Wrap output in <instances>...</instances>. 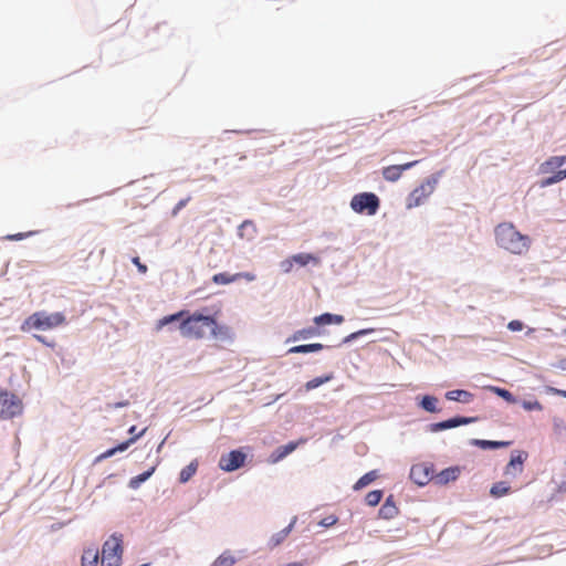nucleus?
Listing matches in <instances>:
<instances>
[{
	"mask_svg": "<svg viewBox=\"0 0 566 566\" xmlns=\"http://www.w3.org/2000/svg\"><path fill=\"white\" fill-rule=\"evenodd\" d=\"M180 319H182L179 326L180 333L186 338L201 339L206 336V328L210 329V334L213 337L227 338L230 336L229 327L219 325L214 316L203 315L198 312L189 314L188 311H179L178 313L164 316L157 322L156 328L160 331L164 326Z\"/></svg>",
	"mask_w": 566,
	"mask_h": 566,
	"instance_id": "nucleus-1",
	"label": "nucleus"
},
{
	"mask_svg": "<svg viewBox=\"0 0 566 566\" xmlns=\"http://www.w3.org/2000/svg\"><path fill=\"white\" fill-rule=\"evenodd\" d=\"M496 244L512 254L524 255L528 252L532 239L522 234L512 222H502L494 229Z\"/></svg>",
	"mask_w": 566,
	"mask_h": 566,
	"instance_id": "nucleus-2",
	"label": "nucleus"
},
{
	"mask_svg": "<svg viewBox=\"0 0 566 566\" xmlns=\"http://www.w3.org/2000/svg\"><path fill=\"white\" fill-rule=\"evenodd\" d=\"M66 324V317L61 312L48 313L39 311L28 316L21 325V331H51Z\"/></svg>",
	"mask_w": 566,
	"mask_h": 566,
	"instance_id": "nucleus-3",
	"label": "nucleus"
},
{
	"mask_svg": "<svg viewBox=\"0 0 566 566\" xmlns=\"http://www.w3.org/2000/svg\"><path fill=\"white\" fill-rule=\"evenodd\" d=\"M539 170L549 177L543 181V186L559 182L566 178V156H553L545 160Z\"/></svg>",
	"mask_w": 566,
	"mask_h": 566,
	"instance_id": "nucleus-4",
	"label": "nucleus"
},
{
	"mask_svg": "<svg viewBox=\"0 0 566 566\" xmlns=\"http://www.w3.org/2000/svg\"><path fill=\"white\" fill-rule=\"evenodd\" d=\"M123 536L113 534L103 544L102 566H119L123 556Z\"/></svg>",
	"mask_w": 566,
	"mask_h": 566,
	"instance_id": "nucleus-5",
	"label": "nucleus"
},
{
	"mask_svg": "<svg viewBox=\"0 0 566 566\" xmlns=\"http://www.w3.org/2000/svg\"><path fill=\"white\" fill-rule=\"evenodd\" d=\"M380 206L379 198L373 192L355 195L350 200V208L357 213L374 216Z\"/></svg>",
	"mask_w": 566,
	"mask_h": 566,
	"instance_id": "nucleus-6",
	"label": "nucleus"
},
{
	"mask_svg": "<svg viewBox=\"0 0 566 566\" xmlns=\"http://www.w3.org/2000/svg\"><path fill=\"white\" fill-rule=\"evenodd\" d=\"M0 417L2 419H10L21 413L22 402L13 394L3 391L0 394Z\"/></svg>",
	"mask_w": 566,
	"mask_h": 566,
	"instance_id": "nucleus-7",
	"label": "nucleus"
},
{
	"mask_svg": "<svg viewBox=\"0 0 566 566\" xmlns=\"http://www.w3.org/2000/svg\"><path fill=\"white\" fill-rule=\"evenodd\" d=\"M436 180L427 179L420 186L415 188L407 198V208L412 209L422 205L429 196L433 192Z\"/></svg>",
	"mask_w": 566,
	"mask_h": 566,
	"instance_id": "nucleus-8",
	"label": "nucleus"
},
{
	"mask_svg": "<svg viewBox=\"0 0 566 566\" xmlns=\"http://www.w3.org/2000/svg\"><path fill=\"white\" fill-rule=\"evenodd\" d=\"M247 455L240 450H233L227 454L221 455L219 460V468L226 472H232L245 462Z\"/></svg>",
	"mask_w": 566,
	"mask_h": 566,
	"instance_id": "nucleus-9",
	"label": "nucleus"
},
{
	"mask_svg": "<svg viewBox=\"0 0 566 566\" xmlns=\"http://www.w3.org/2000/svg\"><path fill=\"white\" fill-rule=\"evenodd\" d=\"M527 459V453L524 451H516L512 454L510 462L505 467L504 474L516 476L523 472L524 462Z\"/></svg>",
	"mask_w": 566,
	"mask_h": 566,
	"instance_id": "nucleus-10",
	"label": "nucleus"
},
{
	"mask_svg": "<svg viewBox=\"0 0 566 566\" xmlns=\"http://www.w3.org/2000/svg\"><path fill=\"white\" fill-rule=\"evenodd\" d=\"M410 479L416 484L423 486L432 479V471L426 464H415L410 469Z\"/></svg>",
	"mask_w": 566,
	"mask_h": 566,
	"instance_id": "nucleus-11",
	"label": "nucleus"
},
{
	"mask_svg": "<svg viewBox=\"0 0 566 566\" xmlns=\"http://www.w3.org/2000/svg\"><path fill=\"white\" fill-rule=\"evenodd\" d=\"M417 164H418V161L413 160V161L406 163L402 165H392V166L385 167L382 169V177L387 181H391V182L397 181L401 177V175L405 170L410 169L411 167H413Z\"/></svg>",
	"mask_w": 566,
	"mask_h": 566,
	"instance_id": "nucleus-12",
	"label": "nucleus"
},
{
	"mask_svg": "<svg viewBox=\"0 0 566 566\" xmlns=\"http://www.w3.org/2000/svg\"><path fill=\"white\" fill-rule=\"evenodd\" d=\"M292 262L297 263L300 266H305L308 263L313 262L317 264L319 261L316 256L310 253H298L292 256L291 260H286L283 263V266H285V271L289 272L292 268Z\"/></svg>",
	"mask_w": 566,
	"mask_h": 566,
	"instance_id": "nucleus-13",
	"label": "nucleus"
},
{
	"mask_svg": "<svg viewBox=\"0 0 566 566\" xmlns=\"http://www.w3.org/2000/svg\"><path fill=\"white\" fill-rule=\"evenodd\" d=\"M460 469L458 467H451L442 470L434 476V482L440 485L448 484L451 481H455L459 478Z\"/></svg>",
	"mask_w": 566,
	"mask_h": 566,
	"instance_id": "nucleus-14",
	"label": "nucleus"
},
{
	"mask_svg": "<svg viewBox=\"0 0 566 566\" xmlns=\"http://www.w3.org/2000/svg\"><path fill=\"white\" fill-rule=\"evenodd\" d=\"M144 432H145V429L142 430L139 433H137V436L130 438L129 440H127L123 443H119L117 447L106 450L104 453H102L98 457V460L107 459V458L113 457L117 452L125 451L132 443H134L139 437H142L144 434Z\"/></svg>",
	"mask_w": 566,
	"mask_h": 566,
	"instance_id": "nucleus-15",
	"label": "nucleus"
},
{
	"mask_svg": "<svg viewBox=\"0 0 566 566\" xmlns=\"http://www.w3.org/2000/svg\"><path fill=\"white\" fill-rule=\"evenodd\" d=\"M398 514V507L392 501V496H388L379 510V516L386 520L394 518Z\"/></svg>",
	"mask_w": 566,
	"mask_h": 566,
	"instance_id": "nucleus-16",
	"label": "nucleus"
},
{
	"mask_svg": "<svg viewBox=\"0 0 566 566\" xmlns=\"http://www.w3.org/2000/svg\"><path fill=\"white\" fill-rule=\"evenodd\" d=\"M446 398L448 400H453V401H459V402H463V403H469V402H471L473 400V394H471L468 390L455 389V390L448 391L446 394Z\"/></svg>",
	"mask_w": 566,
	"mask_h": 566,
	"instance_id": "nucleus-17",
	"label": "nucleus"
},
{
	"mask_svg": "<svg viewBox=\"0 0 566 566\" xmlns=\"http://www.w3.org/2000/svg\"><path fill=\"white\" fill-rule=\"evenodd\" d=\"M294 522H291L285 528H283L282 531L277 532L276 534L272 535L271 538L269 539V547L270 548H274L276 546H279L281 543H283L286 537L289 536V534L291 533L293 526H294Z\"/></svg>",
	"mask_w": 566,
	"mask_h": 566,
	"instance_id": "nucleus-18",
	"label": "nucleus"
},
{
	"mask_svg": "<svg viewBox=\"0 0 566 566\" xmlns=\"http://www.w3.org/2000/svg\"><path fill=\"white\" fill-rule=\"evenodd\" d=\"M99 554L97 548L91 547L84 551L81 558V566H97Z\"/></svg>",
	"mask_w": 566,
	"mask_h": 566,
	"instance_id": "nucleus-19",
	"label": "nucleus"
},
{
	"mask_svg": "<svg viewBox=\"0 0 566 566\" xmlns=\"http://www.w3.org/2000/svg\"><path fill=\"white\" fill-rule=\"evenodd\" d=\"M343 322L344 316L331 313H324L314 318V323L316 325L342 324Z\"/></svg>",
	"mask_w": 566,
	"mask_h": 566,
	"instance_id": "nucleus-20",
	"label": "nucleus"
},
{
	"mask_svg": "<svg viewBox=\"0 0 566 566\" xmlns=\"http://www.w3.org/2000/svg\"><path fill=\"white\" fill-rule=\"evenodd\" d=\"M323 347L324 346L319 343L297 345V346L291 347L289 349V353L290 354H306V353L318 352V350L323 349Z\"/></svg>",
	"mask_w": 566,
	"mask_h": 566,
	"instance_id": "nucleus-21",
	"label": "nucleus"
},
{
	"mask_svg": "<svg viewBox=\"0 0 566 566\" xmlns=\"http://www.w3.org/2000/svg\"><path fill=\"white\" fill-rule=\"evenodd\" d=\"M198 470V461H191L187 467H185L179 474L180 483H187L197 472Z\"/></svg>",
	"mask_w": 566,
	"mask_h": 566,
	"instance_id": "nucleus-22",
	"label": "nucleus"
},
{
	"mask_svg": "<svg viewBox=\"0 0 566 566\" xmlns=\"http://www.w3.org/2000/svg\"><path fill=\"white\" fill-rule=\"evenodd\" d=\"M235 563L237 557L230 551H224L214 559L211 566H233Z\"/></svg>",
	"mask_w": 566,
	"mask_h": 566,
	"instance_id": "nucleus-23",
	"label": "nucleus"
},
{
	"mask_svg": "<svg viewBox=\"0 0 566 566\" xmlns=\"http://www.w3.org/2000/svg\"><path fill=\"white\" fill-rule=\"evenodd\" d=\"M377 478L378 473L376 470L369 471L358 479V481L354 484L353 489L355 491L361 490L369 485L371 482H374Z\"/></svg>",
	"mask_w": 566,
	"mask_h": 566,
	"instance_id": "nucleus-24",
	"label": "nucleus"
},
{
	"mask_svg": "<svg viewBox=\"0 0 566 566\" xmlns=\"http://www.w3.org/2000/svg\"><path fill=\"white\" fill-rule=\"evenodd\" d=\"M296 446L297 444L295 442H290L285 446L277 448L276 451L272 454L273 461L277 462V461L282 460L287 454L293 452L296 449Z\"/></svg>",
	"mask_w": 566,
	"mask_h": 566,
	"instance_id": "nucleus-25",
	"label": "nucleus"
},
{
	"mask_svg": "<svg viewBox=\"0 0 566 566\" xmlns=\"http://www.w3.org/2000/svg\"><path fill=\"white\" fill-rule=\"evenodd\" d=\"M510 491H511V486L506 482L501 481V482H496L492 485V488L490 490V494L493 497H501V496L509 494Z\"/></svg>",
	"mask_w": 566,
	"mask_h": 566,
	"instance_id": "nucleus-26",
	"label": "nucleus"
},
{
	"mask_svg": "<svg viewBox=\"0 0 566 566\" xmlns=\"http://www.w3.org/2000/svg\"><path fill=\"white\" fill-rule=\"evenodd\" d=\"M475 420V418H467V417H455L448 420H444V429H452L462 424L471 423Z\"/></svg>",
	"mask_w": 566,
	"mask_h": 566,
	"instance_id": "nucleus-27",
	"label": "nucleus"
},
{
	"mask_svg": "<svg viewBox=\"0 0 566 566\" xmlns=\"http://www.w3.org/2000/svg\"><path fill=\"white\" fill-rule=\"evenodd\" d=\"M475 420V418H467V417H455L448 420H444V429H452L462 424L471 423Z\"/></svg>",
	"mask_w": 566,
	"mask_h": 566,
	"instance_id": "nucleus-28",
	"label": "nucleus"
},
{
	"mask_svg": "<svg viewBox=\"0 0 566 566\" xmlns=\"http://www.w3.org/2000/svg\"><path fill=\"white\" fill-rule=\"evenodd\" d=\"M238 280H239V275L229 274V273H226V272L217 273V274H214L212 276V281L216 284H222V285L233 283V282H235Z\"/></svg>",
	"mask_w": 566,
	"mask_h": 566,
	"instance_id": "nucleus-29",
	"label": "nucleus"
},
{
	"mask_svg": "<svg viewBox=\"0 0 566 566\" xmlns=\"http://www.w3.org/2000/svg\"><path fill=\"white\" fill-rule=\"evenodd\" d=\"M438 399L433 396H423L420 406L428 412H438Z\"/></svg>",
	"mask_w": 566,
	"mask_h": 566,
	"instance_id": "nucleus-30",
	"label": "nucleus"
},
{
	"mask_svg": "<svg viewBox=\"0 0 566 566\" xmlns=\"http://www.w3.org/2000/svg\"><path fill=\"white\" fill-rule=\"evenodd\" d=\"M382 499V491L374 490L367 493L365 501L369 506H376Z\"/></svg>",
	"mask_w": 566,
	"mask_h": 566,
	"instance_id": "nucleus-31",
	"label": "nucleus"
},
{
	"mask_svg": "<svg viewBox=\"0 0 566 566\" xmlns=\"http://www.w3.org/2000/svg\"><path fill=\"white\" fill-rule=\"evenodd\" d=\"M332 378H333L332 375L313 378L305 384V388H306V390H313V389L319 387L321 385L329 381Z\"/></svg>",
	"mask_w": 566,
	"mask_h": 566,
	"instance_id": "nucleus-32",
	"label": "nucleus"
},
{
	"mask_svg": "<svg viewBox=\"0 0 566 566\" xmlns=\"http://www.w3.org/2000/svg\"><path fill=\"white\" fill-rule=\"evenodd\" d=\"M316 334H317V329L313 328V327L300 329V331H297V332H295L293 334L292 340H298V339H302V338H307V337L314 336Z\"/></svg>",
	"mask_w": 566,
	"mask_h": 566,
	"instance_id": "nucleus-33",
	"label": "nucleus"
},
{
	"mask_svg": "<svg viewBox=\"0 0 566 566\" xmlns=\"http://www.w3.org/2000/svg\"><path fill=\"white\" fill-rule=\"evenodd\" d=\"M155 471V468H150L148 471L133 478L130 480V486L133 488H136L138 486L140 483L145 482L147 479H149L151 476V474L154 473Z\"/></svg>",
	"mask_w": 566,
	"mask_h": 566,
	"instance_id": "nucleus-34",
	"label": "nucleus"
},
{
	"mask_svg": "<svg viewBox=\"0 0 566 566\" xmlns=\"http://www.w3.org/2000/svg\"><path fill=\"white\" fill-rule=\"evenodd\" d=\"M474 443L476 446H480L482 448H492V449H496V448H501V447H504V446H507L509 442H502V441H490V440H475Z\"/></svg>",
	"mask_w": 566,
	"mask_h": 566,
	"instance_id": "nucleus-35",
	"label": "nucleus"
},
{
	"mask_svg": "<svg viewBox=\"0 0 566 566\" xmlns=\"http://www.w3.org/2000/svg\"><path fill=\"white\" fill-rule=\"evenodd\" d=\"M492 390L500 396L501 398L505 399L507 402L513 403L515 402V397L506 389L500 388V387H492Z\"/></svg>",
	"mask_w": 566,
	"mask_h": 566,
	"instance_id": "nucleus-36",
	"label": "nucleus"
},
{
	"mask_svg": "<svg viewBox=\"0 0 566 566\" xmlns=\"http://www.w3.org/2000/svg\"><path fill=\"white\" fill-rule=\"evenodd\" d=\"M522 407L527 411H532V410L542 411L543 410V405L538 400H524L522 402Z\"/></svg>",
	"mask_w": 566,
	"mask_h": 566,
	"instance_id": "nucleus-37",
	"label": "nucleus"
},
{
	"mask_svg": "<svg viewBox=\"0 0 566 566\" xmlns=\"http://www.w3.org/2000/svg\"><path fill=\"white\" fill-rule=\"evenodd\" d=\"M337 521L338 518L335 515H328L319 522V525H322L323 527H331L335 525Z\"/></svg>",
	"mask_w": 566,
	"mask_h": 566,
	"instance_id": "nucleus-38",
	"label": "nucleus"
},
{
	"mask_svg": "<svg viewBox=\"0 0 566 566\" xmlns=\"http://www.w3.org/2000/svg\"><path fill=\"white\" fill-rule=\"evenodd\" d=\"M524 327V324L523 322L518 321V319H513L511 321L509 324H507V328L512 332H518V331H522Z\"/></svg>",
	"mask_w": 566,
	"mask_h": 566,
	"instance_id": "nucleus-39",
	"label": "nucleus"
},
{
	"mask_svg": "<svg viewBox=\"0 0 566 566\" xmlns=\"http://www.w3.org/2000/svg\"><path fill=\"white\" fill-rule=\"evenodd\" d=\"M545 390L548 394L556 395V396H562V397L566 398V390L558 389V388L551 387V386L546 387Z\"/></svg>",
	"mask_w": 566,
	"mask_h": 566,
	"instance_id": "nucleus-40",
	"label": "nucleus"
},
{
	"mask_svg": "<svg viewBox=\"0 0 566 566\" xmlns=\"http://www.w3.org/2000/svg\"><path fill=\"white\" fill-rule=\"evenodd\" d=\"M133 263L137 266L140 273L145 274L147 272V266L140 262L138 256L133 258Z\"/></svg>",
	"mask_w": 566,
	"mask_h": 566,
	"instance_id": "nucleus-41",
	"label": "nucleus"
},
{
	"mask_svg": "<svg viewBox=\"0 0 566 566\" xmlns=\"http://www.w3.org/2000/svg\"><path fill=\"white\" fill-rule=\"evenodd\" d=\"M234 275H239V280L240 279H244L249 282H252L255 280V275L253 273H250V272H240V273H235Z\"/></svg>",
	"mask_w": 566,
	"mask_h": 566,
	"instance_id": "nucleus-42",
	"label": "nucleus"
},
{
	"mask_svg": "<svg viewBox=\"0 0 566 566\" xmlns=\"http://www.w3.org/2000/svg\"><path fill=\"white\" fill-rule=\"evenodd\" d=\"M30 233H15V234H10L7 237L8 240H11V241H19V240H22L24 238H27Z\"/></svg>",
	"mask_w": 566,
	"mask_h": 566,
	"instance_id": "nucleus-43",
	"label": "nucleus"
},
{
	"mask_svg": "<svg viewBox=\"0 0 566 566\" xmlns=\"http://www.w3.org/2000/svg\"><path fill=\"white\" fill-rule=\"evenodd\" d=\"M442 430H446L443 421L430 424V431H432V432H438V431H442Z\"/></svg>",
	"mask_w": 566,
	"mask_h": 566,
	"instance_id": "nucleus-44",
	"label": "nucleus"
},
{
	"mask_svg": "<svg viewBox=\"0 0 566 566\" xmlns=\"http://www.w3.org/2000/svg\"><path fill=\"white\" fill-rule=\"evenodd\" d=\"M34 338L38 342H40V343H42V344H44L46 346H50V347H54L55 346L54 342H48L46 338L44 336H42V335H34Z\"/></svg>",
	"mask_w": 566,
	"mask_h": 566,
	"instance_id": "nucleus-45",
	"label": "nucleus"
},
{
	"mask_svg": "<svg viewBox=\"0 0 566 566\" xmlns=\"http://www.w3.org/2000/svg\"><path fill=\"white\" fill-rule=\"evenodd\" d=\"M369 332H370L369 329H361V331H358V332H356V333L350 334V335L346 338V340L355 339V338L359 337L360 335H365V334H367V333H369Z\"/></svg>",
	"mask_w": 566,
	"mask_h": 566,
	"instance_id": "nucleus-46",
	"label": "nucleus"
},
{
	"mask_svg": "<svg viewBox=\"0 0 566 566\" xmlns=\"http://www.w3.org/2000/svg\"><path fill=\"white\" fill-rule=\"evenodd\" d=\"M127 405H128V402H127V401H124V402H117V403H115V405H114V408H120V407H125V406H127Z\"/></svg>",
	"mask_w": 566,
	"mask_h": 566,
	"instance_id": "nucleus-47",
	"label": "nucleus"
},
{
	"mask_svg": "<svg viewBox=\"0 0 566 566\" xmlns=\"http://www.w3.org/2000/svg\"><path fill=\"white\" fill-rule=\"evenodd\" d=\"M186 205V200H181L178 205H177V209H180L182 208L184 206Z\"/></svg>",
	"mask_w": 566,
	"mask_h": 566,
	"instance_id": "nucleus-48",
	"label": "nucleus"
},
{
	"mask_svg": "<svg viewBox=\"0 0 566 566\" xmlns=\"http://www.w3.org/2000/svg\"><path fill=\"white\" fill-rule=\"evenodd\" d=\"M135 431H136V427L135 426H132L130 429H129V433L130 434H134V437L136 436L135 434Z\"/></svg>",
	"mask_w": 566,
	"mask_h": 566,
	"instance_id": "nucleus-49",
	"label": "nucleus"
},
{
	"mask_svg": "<svg viewBox=\"0 0 566 566\" xmlns=\"http://www.w3.org/2000/svg\"><path fill=\"white\" fill-rule=\"evenodd\" d=\"M287 566H303V564L302 563H291Z\"/></svg>",
	"mask_w": 566,
	"mask_h": 566,
	"instance_id": "nucleus-50",
	"label": "nucleus"
},
{
	"mask_svg": "<svg viewBox=\"0 0 566 566\" xmlns=\"http://www.w3.org/2000/svg\"><path fill=\"white\" fill-rule=\"evenodd\" d=\"M104 252H105V249H101V251H99L101 256H103Z\"/></svg>",
	"mask_w": 566,
	"mask_h": 566,
	"instance_id": "nucleus-51",
	"label": "nucleus"
},
{
	"mask_svg": "<svg viewBox=\"0 0 566 566\" xmlns=\"http://www.w3.org/2000/svg\"><path fill=\"white\" fill-rule=\"evenodd\" d=\"M565 333H566V328H565Z\"/></svg>",
	"mask_w": 566,
	"mask_h": 566,
	"instance_id": "nucleus-52",
	"label": "nucleus"
}]
</instances>
